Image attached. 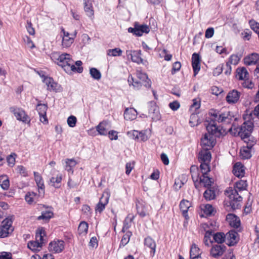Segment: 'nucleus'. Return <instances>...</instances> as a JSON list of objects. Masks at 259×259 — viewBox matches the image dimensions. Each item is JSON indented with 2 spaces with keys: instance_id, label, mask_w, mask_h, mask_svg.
Wrapping results in <instances>:
<instances>
[{
  "instance_id": "nucleus-30",
  "label": "nucleus",
  "mask_w": 259,
  "mask_h": 259,
  "mask_svg": "<svg viewBox=\"0 0 259 259\" xmlns=\"http://www.w3.org/2000/svg\"><path fill=\"white\" fill-rule=\"evenodd\" d=\"M136 36H141L144 33H148L150 31L149 27L145 24L139 25L136 23Z\"/></svg>"
},
{
  "instance_id": "nucleus-35",
  "label": "nucleus",
  "mask_w": 259,
  "mask_h": 259,
  "mask_svg": "<svg viewBox=\"0 0 259 259\" xmlns=\"http://www.w3.org/2000/svg\"><path fill=\"white\" fill-rule=\"evenodd\" d=\"M128 82L130 85L132 84L134 89L136 90H139L141 88L142 84L144 85V82H142L139 80L135 79L132 76H129L128 78Z\"/></svg>"
},
{
  "instance_id": "nucleus-51",
  "label": "nucleus",
  "mask_w": 259,
  "mask_h": 259,
  "mask_svg": "<svg viewBox=\"0 0 259 259\" xmlns=\"http://www.w3.org/2000/svg\"><path fill=\"white\" fill-rule=\"evenodd\" d=\"M200 255L199 248L195 244H193L190 251V257H194L195 256H198Z\"/></svg>"
},
{
  "instance_id": "nucleus-61",
  "label": "nucleus",
  "mask_w": 259,
  "mask_h": 259,
  "mask_svg": "<svg viewBox=\"0 0 259 259\" xmlns=\"http://www.w3.org/2000/svg\"><path fill=\"white\" fill-rule=\"evenodd\" d=\"M15 155V154H14V155L11 154L7 157V160L9 166H13L15 164V157L14 156Z\"/></svg>"
},
{
  "instance_id": "nucleus-64",
  "label": "nucleus",
  "mask_w": 259,
  "mask_h": 259,
  "mask_svg": "<svg viewBox=\"0 0 259 259\" xmlns=\"http://www.w3.org/2000/svg\"><path fill=\"white\" fill-rule=\"evenodd\" d=\"M214 34V29L212 27L208 28L206 29L205 33V36L207 38L212 37Z\"/></svg>"
},
{
  "instance_id": "nucleus-60",
  "label": "nucleus",
  "mask_w": 259,
  "mask_h": 259,
  "mask_svg": "<svg viewBox=\"0 0 259 259\" xmlns=\"http://www.w3.org/2000/svg\"><path fill=\"white\" fill-rule=\"evenodd\" d=\"M169 108L174 110H177L180 107V104L178 101H175L172 102H171L169 104Z\"/></svg>"
},
{
  "instance_id": "nucleus-48",
  "label": "nucleus",
  "mask_w": 259,
  "mask_h": 259,
  "mask_svg": "<svg viewBox=\"0 0 259 259\" xmlns=\"http://www.w3.org/2000/svg\"><path fill=\"white\" fill-rule=\"evenodd\" d=\"M36 109L38 111L39 115H44L46 114L48 110L47 104L38 103L36 106Z\"/></svg>"
},
{
  "instance_id": "nucleus-25",
  "label": "nucleus",
  "mask_w": 259,
  "mask_h": 259,
  "mask_svg": "<svg viewBox=\"0 0 259 259\" xmlns=\"http://www.w3.org/2000/svg\"><path fill=\"white\" fill-rule=\"evenodd\" d=\"M199 161L200 162H209L211 155L209 150H201L199 154Z\"/></svg>"
},
{
  "instance_id": "nucleus-63",
  "label": "nucleus",
  "mask_w": 259,
  "mask_h": 259,
  "mask_svg": "<svg viewBox=\"0 0 259 259\" xmlns=\"http://www.w3.org/2000/svg\"><path fill=\"white\" fill-rule=\"evenodd\" d=\"M134 162H127L126 164V165H125V168H126V171H125V173L126 175H128L132 170L134 168Z\"/></svg>"
},
{
  "instance_id": "nucleus-43",
  "label": "nucleus",
  "mask_w": 259,
  "mask_h": 259,
  "mask_svg": "<svg viewBox=\"0 0 259 259\" xmlns=\"http://www.w3.org/2000/svg\"><path fill=\"white\" fill-rule=\"evenodd\" d=\"M201 209L203 210L204 213L207 215L213 214V212L214 211L213 207L209 204L201 206Z\"/></svg>"
},
{
  "instance_id": "nucleus-3",
  "label": "nucleus",
  "mask_w": 259,
  "mask_h": 259,
  "mask_svg": "<svg viewBox=\"0 0 259 259\" xmlns=\"http://www.w3.org/2000/svg\"><path fill=\"white\" fill-rule=\"evenodd\" d=\"M247 187V181L240 180L235 183L233 188L230 187L227 189L225 191V195L227 197L225 200L226 204L230 206L233 210L240 208L242 197L239 193L246 190Z\"/></svg>"
},
{
  "instance_id": "nucleus-27",
  "label": "nucleus",
  "mask_w": 259,
  "mask_h": 259,
  "mask_svg": "<svg viewBox=\"0 0 259 259\" xmlns=\"http://www.w3.org/2000/svg\"><path fill=\"white\" fill-rule=\"evenodd\" d=\"M144 244L147 247L150 248L151 250L150 254L154 255L155 253L156 243L154 240L150 237H147L144 240Z\"/></svg>"
},
{
  "instance_id": "nucleus-15",
  "label": "nucleus",
  "mask_w": 259,
  "mask_h": 259,
  "mask_svg": "<svg viewBox=\"0 0 259 259\" xmlns=\"http://www.w3.org/2000/svg\"><path fill=\"white\" fill-rule=\"evenodd\" d=\"M192 66L194 71V75L196 76L200 69V56L194 53L192 56Z\"/></svg>"
},
{
  "instance_id": "nucleus-5",
  "label": "nucleus",
  "mask_w": 259,
  "mask_h": 259,
  "mask_svg": "<svg viewBox=\"0 0 259 259\" xmlns=\"http://www.w3.org/2000/svg\"><path fill=\"white\" fill-rule=\"evenodd\" d=\"M45 235V231L40 230L39 232H37L35 235V241H29L27 244L28 247L32 251L39 250L43 242V237Z\"/></svg>"
},
{
  "instance_id": "nucleus-7",
  "label": "nucleus",
  "mask_w": 259,
  "mask_h": 259,
  "mask_svg": "<svg viewBox=\"0 0 259 259\" xmlns=\"http://www.w3.org/2000/svg\"><path fill=\"white\" fill-rule=\"evenodd\" d=\"M110 193L109 190H106L104 191L102 197L100 198L99 202L95 207V212L101 213L105 208L106 206L109 202Z\"/></svg>"
},
{
  "instance_id": "nucleus-34",
  "label": "nucleus",
  "mask_w": 259,
  "mask_h": 259,
  "mask_svg": "<svg viewBox=\"0 0 259 259\" xmlns=\"http://www.w3.org/2000/svg\"><path fill=\"white\" fill-rule=\"evenodd\" d=\"M212 183V179L208 177L207 175H203L200 178L199 184H202L204 187L209 188Z\"/></svg>"
},
{
  "instance_id": "nucleus-26",
  "label": "nucleus",
  "mask_w": 259,
  "mask_h": 259,
  "mask_svg": "<svg viewBox=\"0 0 259 259\" xmlns=\"http://www.w3.org/2000/svg\"><path fill=\"white\" fill-rule=\"evenodd\" d=\"M137 111L133 108H126L124 112V117L126 120H132L136 118Z\"/></svg>"
},
{
  "instance_id": "nucleus-56",
  "label": "nucleus",
  "mask_w": 259,
  "mask_h": 259,
  "mask_svg": "<svg viewBox=\"0 0 259 259\" xmlns=\"http://www.w3.org/2000/svg\"><path fill=\"white\" fill-rule=\"evenodd\" d=\"M249 25L251 28L256 33L259 31V23L256 22L254 20L249 21Z\"/></svg>"
},
{
  "instance_id": "nucleus-50",
  "label": "nucleus",
  "mask_w": 259,
  "mask_h": 259,
  "mask_svg": "<svg viewBox=\"0 0 259 259\" xmlns=\"http://www.w3.org/2000/svg\"><path fill=\"white\" fill-rule=\"evenodd\" d=\"M134 219V217H130L127 216L123 222V226L122 229V232H124L125 230H127L131 226L132 222Z\"/></svg>"
},
{
  "instance_id": "nucleus-58",
  "label": "nucleus",
  "mask_w": 259,
  "mask_h": 259,
  "mask_svg": "<svg viewBox=\"0 0 259 259\" xmlns=\"http://www.w3.org/2000/svg\"><path fill=\"white\" fill-rule=\"evenodd\" d=\"M117 134V132L115 131H110L108 134V137L111 140H116L118 139Z\"/></svg>"
},
{
  "instance_id": "nucleus-19",
  "label": "nucleus",
  "mask_w": 259,
  "mask_h": 259,
  "mask_svg": "<svg viewBox=\"0 0 259 259\" xmlns=\"http://www.w3.org/2000/svg\"><path fill=\"white\" fill-rule=\"evenodd\" d=\"M190 172L195 186L196 188H197L200 178L199 173V169L197 166L195 165H192L190 168Z\"/></svg>"
},
{
  "instance_id": "nucleus-44",
  "label": "nucleus",
  "mask_w": 259,
  "mask_h": 259,
  "mask_svg": "<svg viewBox=\"0 0 259 259\" xmlns=\"http://www.w3.org/2000/svg\"><path fill=\"white\" fill-rule=\"evenodd\" d=\"M122 50L119 48L109 49L107 50V54L109 56L116 57L120 56L122 54Z\"/></svg>"
},
{
  "instance_id": "nucleus-40",
  "label": "nucleus",
  "mask_w": 259,
  "mask_h": 259,
  "mask_svg": "<svg viewBox=\"0 0 259 259\" xmlns=\"http://www.w3.org/2000/svg\"><path fill=\"white\" fill-rule=\"evenodd\" d=\"M240 156L241 157L242 159H249L251 156L250 150H249L248 148L245 147V146H243L240 149Z\"/></svg>"
},
{
  "instance_id": "nucleus-53",
  "label": "nucleus",
  "mask_w": 259,
  "mask_h": 259,
  "mask_svg": "<svg viewBox=\"0 0 259 259\" xmlns=\"http://www.w3.org/2000/svg\"><path fill=\"white\" fill-rule=\"evenodd\" d=\"M209 162H201L200 168L202 172V175H207L210 171V167L209 166Z\"/></svg>"
},
{
  "instance_id": "nucleus-14",
  "label": "nucleus",
  "mask_w": 259,
  "mask_h": 259,
  "mask_svg": "<svg viewBox=\"0 0 259 259\" xmlns=\"http://www.w3.org/2000/svg\"><path fill=\"white\" fill-rule=\"evenodd\" d=\"M43 82L47 86V90L50 91L57 92L59 90L60 85L55 82L53 79L49 77H45Z\"/></svg>"
},
{
  "instance_id": "nucleus-13",
  "label": "nucleus",
  "mask_w": 259,
  "mask_h": 259,
  "mask_svg": "<svg viewBox=\"0 0 259 259\" xmlns=\"http://www.w3.org/2000/svg\"><path fill=\"white\" fill-rule=\"evenodd\" d=\"M227 244L231 246L235 245L239 240V237L237 232L231 230L226 234Z\"/></svg>"
},
{
  "instance_id": "nucleus-20",
  "label": "nucleus",
  "mask_w": 259,
  "mask_h": 259,
  "mask_svg": "<svg viewBox=\"0 0 259 259\" xmlns=\"http://www.w3.org/2000/svg\"><path fill=\"white\" fill-rule=\"evenodd\" d=\"M109 123L107 121L101 122L97 126L96 130L100 135L106 136L108 134Z\"/></svg>"
},
{
  "instance_id": "nucleus-46",
  "label": "nucleus",
  "mask_w": 259,
  "mask_h": 259,
  "mask_svg": "<svg viewBox=\"0 0 259 259\" xmlns=\"http://www.w3.org/2000/svg\"><path fill=\"white\" fill-rule=\"evenodd\" d=\"M200 121L198 119V116L196 113H192L190 118L189 123L191 126L197 125Z\"/></svg>"
},
{
  "instance_id": "nucleus-23",
  "label": "nucleus",
  "mask_w": 259,
  "mask_h": 259,
  "mask_svg": "<svg viewBox=\"0 0 259 259\" xmlns=\"http://www.w3.org/2000/svg\"><path fill=\"white\" fill-rule=\"evenodd\" d=\"M137 77L139 80L144 82V85L146 88H150L151 85V80L148 78L147 75L141 71H137L136 73Z\"/></svg>"
},
{
  "instance_id": "nucleus-24",
  "label": "nucleus",
  "mask_w": 259,
  "mask_h": 259,
  "mask_svg": "<svg viewBox=\"0 0 259 259\" xmlns=\"http://www.w3.org/2000/svg\"><path fill=\"white\" fill-rule=\"evenodd\" d=\"M227 220L229 221L230 225L234 228H238L240 226V219L233 214H228L226 217Z\"/></svg>"
},
{
  "instance_id": "nucleus-1",
  "label": "nucleus",
  "mask_w": 259,
  "mask_h": 259,
  "mask_svg": "<svg viewBox=\"0 0 259 259\" xmlns=\"http://www.w3.org/2000/svg\"><path fill=\"white\" fill-rule=\"evenodd\" d=\"M209 114L212 117V121L206 126L208 133L205 134L201 140V146L204 150L211 149L215 144L214 137H220L223 135L224 131L222 132V129L218 126L214 121L229 124L234 116L230 111L226 109L218 110L211 109Z\"/></svg>"
},
{
  "instance_id": "nucleus-10",
  "label": "nucleus",
  "mask_w": 259,
  "mask_h": 259,
  "mask_svg": "<svg viewBox=\"0 0 259 259\" xmlns=\"http://www.w3.org/2000/svg\"><path fill=\"white\" fill-rule=\"evenodd\" d=\"M149 116L153 121H157L160 119L159 108L154 102H151L149 103Z\"/></svg>"
},
{
  "instance_id": "nucleus-45",
  "label": "nucleus",
  "mask_w": 259,
  "mask_h": 259,
  "mask_svg": "<svg viewBox=\"0 0 259 259\" xmlns=\"http://www.w3.org/2000/svg\"><path fill=\"white\" fill-rule=\"evenodd\" d=\"M91 76L96 80H99L101 78V73L99 70L96 68H91L90 69Z\"/></svg>"
},
{
  "instance_id": "nucleus-11",
  "label": "nucleus",
  "mask_w": 259,
  "mask_h": 259,
  "mask_svg": "<svg viewBox=\"0 0 259 259\" xmlns=\"http://www.w3.org/2000/svg\"><path fill=\"white\" fill-rule=\"evenodd\" d=\"M126 54L127 58L128 59H131L133 62L137 63V64L144 63V60L141 58V50H127L126 52Z\"/></svg>"
},
{
  "instance_id": "nucleus-42",
  "label": "nucleus",
  "mask_w": 259,
  "mask_h": 259,
  "mask_svg": "<svg viewBox=\"0 0 259 259\" xmlns=\"http://www.w3.org/2000/svg\"><path fill=\"white\" fill-rule=\"evenodd\" d=\"M212 234V231L211 230L206 231L204 237L203 242L204 244L209 246L210 244H211L213 241L211 239V236Z\"/></svg>"
},
{
  "instance_id": "nucleus-37",
  "label": "nucleus",
  "mask_w": 259,
  "mask_h": 259,
  "mask_svg": "<svg viewBox=\"0 0 259 259\" xmlns=\"http://www.w3.org/2000/svg\"><path fill=\"white\" fill-rule=\"evenodd\" d=\"M203 196L204 198L207 201L213 200L215 197V191L213 189H212L211 188H208L204 192Z\"/></svg>"
},
{
  "instance_id": "nucleus-59",
  "label": "nucleus",
  "mask_w": 259,
  "mask_h": 259,
  "mask_svg": "<svg viewBox=\"0 0 259 259\" xmlns=\"http://www.w3.org/2000/svg\"><path fill=\"white\" fill-rule=\"evenodd\" d=\"M200 107V101L195 99L193 100V104L191 106V110L195 109V111L198 109Z\"/></svg>"
},
{
  "instance_id": "nucleus-8",
  "label": "nucleus",
  "mask_w": 259,
  "mask_h": 259,
  "mask_svg": "<svg viewBox=\"0 0 259 259\" xmlns=\"http://www.w3.org/2000/svg\"><path fill=\"white\" fill-rule=\"evenodd\" d=\"M10 111L14 114L17 120L25 123H29L30 119L25 112L21 108L16 107L10 108Z\"/></svg>"
},
{
  "instance_id": "nucleus-4",
  "label": "nucleus",
  "mask_w": 259,
  "mask_h": 259,
  "mask_svg": "<svg viewBox=\"0 0 259 259\" xmlns=\"http://www.w3.org/2000/svg\"><path fill=\"white\" fill-rule=\"evenodd\" d=\"M253 124L249 121H245L239 127L229 128V131L234 136H239L242 139L248 138L253 131Z\"/></svg>"
},
{
  "instance_id": "nucleus-6",
  "label": "nucleus",
  "mask_w": 259,
  "mask_h": 259,
  "mask_svg": "<svg viewBox=\"0 0 259 259\" xmlns=\"http://www.w3.org/2000/svg\"><path fill=\"white\" fill-rule=\"evenodd\" d=\"M12 220L10 218H6L2 222V225L0 227V238H5L8 236L13 231L12 226Z\"/></svg>"
},
{
  "instance_id": "nucleus-55",
  "label": "nucleus",
  "mask_w": 259,
  "mask_h": 259,
  "mask_svg": "<svg viewBox=\"0 0 259 259\" xmlns=\"http://www.w3.org/2000/svg\"><path fill=\"white\" fill-rule=\"evenodd\" d=\"M67 124L69 126L73 127L76 125L77 119L75 116L71 115L67 118Z\"/></svg>"
},
{
  "instance_id": "nucleus-47",
  "label": "nucleus",
  "mask_w": 259,
  "mask_h": 259,
  "mask_svg": "<svg viewBox=\"0 0 259 259\" xmlns=\"http://www.w3.org/2000/svg\"><path fill=\"white\" fill-rule=\"evenodd\" d=\"M76 164V162L73 159H67L66 161L65 170L69 172H73L72 168Z\"/></svg>"
},
{
  "instance_id": "nucleus-31",
  "label": "nucleus",
  "mask_w": 259,
  "mask_h": 259,
  "mask_svg": "<svg viewBox=\"0 0 259 259\" xmlns=\"http://www.w3.org/2000/svg\"><path fill=\"white\" fill-rule=\"evenodd\" d=\"M236 76L239 80H244L248 78V72L245 67L238 68L236 70Z\"/></svg>"
},
{
  "instance_id": "nucleus-22",
  "label": "nucleus",
  "mask_w": 259,
  "mask_h": 259,
  "mask_svg": "<svg viewBox=\"0 0 259 259\" xmlns=\"http://www.w3.org/2000/svg\"><path fill=\"white\" fill-rule=\"evenodd\" d=\"M240 94L239 92L235 90L230 91L226 98V101L230 104L235 103L238 101Z\"/></svg>"
},
{
  "instance_id": "nucleus-21",
  "label": "nucleus",
  "mask_w": 259,
  "mask_h": 259,
  "mask_svg": "<svg viewBox=\"0 0 259 259\" xmlns=\"http://www.w3.org/2000/svg\"><path fill=\"white\" fill-rule=\"evenodd\" d=\"M233 173L237 177H243L245 174L244 166L240 162L236 163L233 167Z\"/></svg>"
},
{
  "instance_id": "nucleus-28",
  "label": "nucleus",
  "mask_w": 259,
  "mask_h": 259,
  "mask_svg": "<svg viewBox=\"0 0 259 259\" xmlns=\"http://www.w3.org/2000/svg\"><path fill=\"white\" fill-rule=\"evenodd\" d=\"M62 180V175H57L56 177H53L50 179L49 184L55 188H59L61 187V183Z\"/></svg>"
},
{
  "instance_id": "nucleus-57",
  "label": "nucleus",
  "mask_w": 259,
  "mask_h": 259,
  "mask_svg": "<svg viewBox=\"0 0 259 259\" xmlns=\"http://www.w3.org/2000/svg\"><path fill=\"white\" fill-rule=\"evenodd\" d=\"M242 85L244 88L251 89L253 88L254 84L251 81L249 80L247 78L244 79V81L242 83Z\"/></svg>"
},
{
  "instance_id": "nucleus-9",
  "label": "nucleus",
  "mask_w": 259,
  "mask_h": 259,
  "mask_svg": "<svg viewBox=\"0 0 259 259\" xmlns=\"http://www.w3.org/2000/svg\"><path fill=\"white\" fill-rule=\"evenodd\" d=\"M226 250V246L224 244L212 245L210 251V255L212 257L218 258L221 256Z\"/></svg>"
},
{
  "instance_id": "nucleus-54",
  "label": "nucleus",
  "mask_w": 259,
  "mask_h": 259,
  "mask_svg": "<svg viewBox=\"0 0 259 259\" xmlns=\"http://www.w3.org/2000/svg\"><path fill=\"white\" fill-rule=\"evenodd\" d=\"M35 194L34 192L27 193L25 197L26 201L29 204H32L34 201V197Z\"/></svg>"
},
{
  "instance_id": "nucleus-2",
  "label": "nucleus",
  "mask_w": 259,
  "mask_h": 259,
  "mask_svg": "<svg viewBox=\"0 0 259 259\" xmlns=\"http://www.w3.org/2000/svg\"><path fill=\"white\" fill-rule=\"evenodd\" d=\"M51 58L67 73H71L72 72L81 73L83 71V68L81 66L82 62L77 61L74 63L69 54L53 52L51 55Z\"/></svg>"
},
{
  "instance_id": "nucleus-16",
  "label": "nucleus",
  "mask_w": 259,
  "mask_h": 259,
  "mask_svg": "<svg viewBox=\"0 0 259 259\" xmlns=\"http://www.w3.org/2000/svg\"><path fill=\"white\" fill-rule=\"evenodd\" d=\"M62 32L63 33L62 45L63 48H69L73 42L74 37H70V34L68 32H66L63 28L62 29Z\"/></svg>"
},
{
  "instance_id": "nucleus-29",
  "label": "nucleus",
  "mask_w": 259,
  "mask_h": 259,
  "mask_svg": "<svg viewBox=\"0 0 259 259\" xmlns=\"http://www.w3.org/2000/svg\"><path fill=\"white\" fill-rule=\"evenodd\" d=\"M190 206L191 203L188 200H183L180 202V208L186 219L188 217V210Z\"/></svg>"
},
{
  "instance_id": "nucleus-49",
  "label": "nucleus",
  "mask_w": 259,
  "mask_h": 259,
  "mask_svg": "<svg viewBox=\"0 0 259 259\" xmlns=\"http://www.w3.org/2000/svg\"><path fill=\"white\" fill-rule=\"evenodd\" d=\"M84 9L85 12L87 13V15L89 17H93L94 16V13L91 4H89V3L85 2L84 3Z\"/></svg>"
},
{
  "instance_id": "nucleus-62",
  "label": "nucleus",
  "mask_w": 259,
  "mask_h": 259,
  "mask_svg": "<svg viewBox=\"0 0 259 259\" xmlns=\"http://www.w3.org/2000/svg\"><path fill=\"white\" fill-rule=\"evenodd\" d=\"M16 170L17 172L24 177L27 175L25 168L22 165H18L17 167Z\"/></svg>"
},
{
  "instance_id": "nucleus-38",
  "label": "nucleus",
  "mask_w": 259,
  "mask_h": 259,
  "mask_svg": "<svg viewBox=\"0 0 259 259\" xmlns=\"http://www.w3.org/2000/svg\"><path fill=\"white\" fill-rule=\"evenodd\" d=\"M54 215V213L52 211L50 210H46V211H43L41 212V215L38 217L37 220H43L45 222H48L50 219L53 218Z\"/></svg>"
},
{
  "instance_id": "nucleus-17",
  "label": "nucleus",
  "mask_w": 259,
  "mask_h": 259,
  "mask_svg": "<svg viewBox=\"0 0 259 259\" xmlns=\"http://www.w3.org/2000/svg\"><path fill=\"white\" fill-rule=\"evenodd\" d=\"M35 181L38 187V192L40 194H45V185L42 177L37 172H34Z\"/></svg>"
},
{
  "instance_id": "nucleus-39",
  "label": "nucleus",
  "mask_w": 259,
  "mask_h": 259,
  "mask_svg": "<svg viewBox=\"0 0 259 259\" xmlns=\"http://www.w3.org/2000/svg\"><path fill=\"white\" fill-rule=\"evenodd\" d=\"M0 185L4 190H8L10 187L8 177L6 175L0 176Z\"/></svg>"
},
{
  "instance_id": "nucleus-41",
  "label": "nucleus",
  "mask_w": 259,
  "mask_h": 259,
  "mask_svg": "<svg viewBox=\"0 0 259 259\" xmlns=\"http://www.w3.org/2000/svg\"><path fill=\"white\" fill-rule=\"evenodd\" d=\"M132 235V232L128 231L123 236L119 244L120 248L124 247L128 243Z\"/></svg>"
},
{
  "instance_id": "nucleus-36",
  "label": "nucleus",
  "mask_w": 259,
  "mask_h": 259,
  "mask_svg": "<svg viewBox=\"0 0 259 259\" xmlns=\"http://www.w3.org/2000/svg\"><path fill=\"white\" fill-rule=\"evenodd\" d=\"M226 235L222 232H218L213 235V240L218 244H222L226 240Z\"/></svg>"
},
{
  "instance_id": "nucleus-33",
  "label": "nucleus",
  "mask_w": 259,
  "mask_h": 259,
  "mask_svg": "<svg viewBox=\"0 0 259 259\" xmlns=\"http://www.w3.org/2000/svg\"><path fill=\"white\" fill-rule=\"evenodd\" d=\"M88 224L82 221L79 224L78 227V234L79 236H85L87 233L88 230Z\"/></svg>"
},
{
  "instance_id": "nucleus-18",
  "label": "nucleus",
  "mask_w": 259,
  "mask_h": 259,
  "mask_svg": "<svg viewBox=\"0 0 259 259\" xmlns=\"http://www.w3.org/2000/svg\"><path fill=\"white\" fill-rule=\"evenodd\" d=\"M244 63L247 65H255L259 62V54L252 53L244 59Z\"/></svg>"
},
{
  "instance_id": "nucleus-52",
  "label": "nucleus",
  "mask_w": 259,
  "mask_h": 259,
  "mask_svg": "<svg viewBox=\"0 0 259 259\" xmlns=\"http://www.w3.org/2000/svg\"><path fill=\"white\" fill-rule=\"evenodd\" d=\"M241 56V55L239 56L238 55H232L230 57L227 63H229L230 64L237 65L240 61Z\"/></svg>"
},
{
  "instance_id": "nucleus-12",
  "label": "nucleus",
  "mask_w": 259,
  "mask_h": 259,
  "mask_svg": "<svg viewBox=\"0 0 259 259\" xmlns=\"http://www.w3.org/2000/svg\"><path fill=\"white\" fill-rule=\"evenodd\" d=\"M64 248V241L62 240H54L49 244V249L54 253H60Z\"/></svg>"
},
{
  "instance_id": "nucleus-32",
  "label": "nucleus",
  "mask_w": 259,
  "mask_h": 259,
  "mask_svg": "<svg viewBox=\"0 0 259 259\" xmlns=\"http://www.w3.org/2000/svg\"><path fill=\"white\" fill-rule=\"evenodd\" d=\"M132 135L133 138L140 141H145L148 139V137L145 132L134 131H133Z\"/></svg>"
}]
</instances>
